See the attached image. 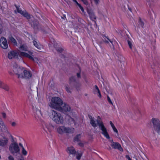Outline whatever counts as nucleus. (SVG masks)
Here are the masks:
<instances>
[{"label":"nucleus","instance_id":"1","mask_svg":"<svg viewBox=\"0 0 160 160\" xmlns=\"http://www.w3.org/2000/svg\"><path fill=\"white\" fill-rule=\"evenodd\" d=\"M28 53L25 52H21L19 51H12L8 53V58L9 59H12L15 58L19 59L18 55H19L20 57V59L21 60H22V57L28 58L33 61L38 60L36 58L33 57V55H32L33 52H32L29 51Z\"/></svg>","mask_w":160,"mask_h":160},{"label":"nucleus","instance_id":"2","mask_svg":"<svg viewBox=\"0 0 160 160\" xmlns=\"http://www.w3.org/2000/svg\"><path fill=\"white\" fill-rule=\"evenodd\" d=\"M51 119L55 123L58 124H62L64 122V119L62 116L59 112L53 110L51 111L50 115Z\"/></svg>","mask_w":160,"mask_h":160},{"label":"nucleus","instance_id":"3","mask_svg":"<svg viewBox=\"0 0 160 160\" xmlns=\"http://www.w3.org/2000/svg\"><path fill=\"white\" fill-rule=\"evenodd\" d=\"M63 104L62 100L58 97H53L49 103L50 107L56 110L60 109V107Z\"/></svg>","mask_w":160,"mask_h":160},{"label":"nucleus","instance_id":"4","mask_svg":"<svg viewBox=\"0 0 160 160\" xmlns=\"http://www.w3.org/2000/svg\"><path fill=\"white\" fill-rule=\"evenodd\" d=\"M9 149L10 152L13 155L20 154V148L18 144L16 142H13L9 146Z\"/></svg>","mask_w":160,"mask_h":160},{"label":"nucleus","instance_id":"5","mask_svg":"<svg viewBox=\"0 0 160 160\" xmlns=\"http://www.w3.org/2000/svg\"><path fill=\"white\" fill-rule=\"evenodd\" d=\"M97 123L99 126V129L102 131V133L108 139L110 138L108 132L107 128L104 126L102 122L100 119L97 120Z\"/></svg>","mask_w":160,"mask_h":160},{"label":"nucleus","instance_id":"6","mask_svg":"<svg viewBox=\"0 0 160 160\" xmlns=\"http://www.w3.org/2000/svg\"><path fill=\"white\" fill-rule=\"evenodd\" d=\"M24 68L19 67L16 63H14L13 66V70L14 73L18 76V78H21L23 77V72Z\"/></svg>","mask_w":160,"mask_h":160},{"label":"nucleus","instance_id":"7","mask_svg":"<svg viewBox=\"0 0 160 160\" xmlns=\"http://www.w3.org/2000/svg\"><path fill=\"white\" fill-rule=\"evenodd\" d=\"M109 141L110 143V146H109L108 148V150H111L112 149H117L121 152L123 151V149L119 143L113 142L112 139H110Z\"/></svg>","mask_w":160,"mask_h":160},{"label":"nucleus","instance_id":"8","mask_svg":"<svg viewBox=\"0 0 160 160\" xmlns=\"http://www.w3.org/2000/svg\"><path fill=\"white\" fill-rule=\"evenodd\" d=\"M153 127L155 131L158 133H160V122L158 119H152Z\"/></svg>","mask_w":160,"mask_h":160},{"label":"nucleus","instance_id":"9","mask_svg":"<svg viewBox=\"0 0 160 160\" xmlns=\"http://www.w3.org/2000/svg\"><path fill=\"white\" fill-rule=\"evenodd\" d=\"M60 109L58 111L62 112H66L70 111L71 108L66 103L63 102V104L61 106Z\"/></svg>","mask_w":160,"mask_h":160},{"label":"nucleus","instance_id":"10","mask_svg":"<svg viewBox=\"0 0 160 160\" xmlns=\"http://www.w3.org/2000/svg\"><path fill=\"white\" fill-rule=\"evenodd\" d=\"M0 46L1 47L4 49L8 47V44L6 39L4 37H1L0 40Z\"/></svg>","mask_w":160,"mask_h":160},{"label":"nucleus","instance_id":"11","mask_svg":"<svg viewBox=\"0 0 160 160\" xmlns=\"http://www.w3.org/2000/svg\"><path fill=\"white\" fill-rule=\"evenodd\" d=\"M87 12L92 20L94 21L96 19V17L92 9H87Z\"/></svg>","mask_w":160,"mask_h":160},{"label":"nucleus","instance_id":"12","mask_svg":"<svg viewBox=\"0 0 160 160\" xmlns=\"http://www.w3.org/2000/svg\"><path fill=\"white\" fill-rule=\"evenodd\" d=\"M32 27L34 30L36 31L42 29L39 25L38 22L36 20L32 22Z\"/></svg>","mask_w":160,"mask_h":160},{"label":"nucleus","instance_id":"13","mask_svg":"<svg viewBox=\"0 0 160 160\" xmlns=\"http://www.w3.org/2000/svg\"><path fill=\"white\" fill-rule=\"evenodd\" d=\"M66 127L64 126H60L57 128L58 132L60 134H62L63 133H66Z\"/></svg>","mask_w":160,"mask_h":160},{"label":"nucleus","instance_id":"14","mask_svg":"<svg viewBox=\"0 0 160 160\" xmlns=\"http://www.w3.org/2000/svg\"><path fill=\"white\" fill-rule=\"evenodd\" d=\"M23 77L22 78H26L28 79L31 78L32 76V75L31 73L29 72L26 70H24V71L23 72Z\"/></svg>","mask_w":160,"mask_h":160},{"label":"nucleus","instance_id":"15","mask_svg":"<svg viewBox=\"0 0 160 160\" xmlns=\"http://www.w3.org/2000/svg\"><path fill=\"white\" fill-rule=\"evenodd\" d=\"M33 110L36 113V117H37L39 119L41 118L42 117V115L41 112L40 108H37L35 107L34 108H33Z\"/></svg>","mask_w":160,"mask_h":160},{"label":"nucleus","instance_id":"16","mask_svg":"<svg viewBox=\"0 0 160 160\" xmlns=\"http://www.w3.org/2000/svg\"><path fill=\"white\" fill-rule=\"evenodd\" d=\"M88 117L90 119V124L93 128H95L97 126V125L95 121L94 120V118L90 115H88Z\"/></svg>","mask_w":160,"mask_h":160},{"label":"nucleus","instance_id":"17","mask_svg":"<svg viewBox=\"0 0 160 160\" xmlns=\"http://www.w3.org/2000/svg\"><path fill=\"white\" fill-rule=\"evenodd\" d=\"M103 40L105 43L106 44H109V42L108 41H109L112 44V48L114 49V47L113 42L111 40H110L108 37H107L105 36L103 37Z\"/></svg>","mask_w":160,"mask_h":160},{"label":"nucleus","instance_id":"18","mask_svg":"<svg viewBox=\"0 0 160 160\" xmlns=\"http://www.w3.org/2000/svg\"><path fill=\"white\" fill-rule=\"evenodd\" d=\"M68 153L70 154L75 155L76 153V152L75 151L74 148L72 146L68 147Z\"/></svg>","mask_w":160,"mask_h":160},{"label":"nucleus","instance_id":"19","mask_svg":"<svg viewBox=\"0 0 160 160\" xmlns=\"http://www.w3.org/2000/svg\"><path fill=\"white\" fill-rule=\"evenodd\" d=\"M8 141V138H4L3 139L0 140V146H4L7 145Z\"/></svg>","mask_w":160,"mask_h":160},{"label":"nucleus","instance_id":"20","mask_svg":"<svg viewBox=\"0 0 160 160\" xmlns=\"http://www.w3.org/2000/svg\"><path fill=\"white\" fill-rule=\"evenodd\" d=\"M68 119V123L70 125L74 124L75 125V120L69 116H68L67 117Z\"/></svg>","mask_w":160,"mask_h":160},{"label":"nucleus","instance_id":"21","mask_svg":"<svg viewBox=\"0 0 160 160\" xmlns=\"http://www.w3.org/2000/svg\"><path fill=\"white\" fill-rule=\"evenodd\" d=\"M77 80L75 76H72L69 78V83L70 84H73L74 83H76Z\"/></svg>","mask_w":160,"mask_h":160},{"label":"nucleus","instance_id":"22","mask_svg":"<svg viewBox=\"0 0 160 160\" xmlns=\"http://www.w3.org/2000/svg\"><path fill=\"white\" fill-rule=\"evenodd\" d=\"M6 127L4 124L3 121L1 119L0 120V131H2L3 130H5Z\"/></svg>","mask_w":160,"mask_h":160},{"label":"nucleus","instance_id":"23","mask_svg":"<svg viewBox=\"0 0 160 160\" xmlns=\"http://www.w3.org/2000/svg\"><path fill=\"white\" fill-rule=\"evenodd\" d=\"M66 133L70 134L74 132V128H69L66 127Z\"/></svg>","mask_w":160,"mask_h":160},{"label":"nucleus","instance_id":"24","mask_svg":"<svg viewBox=\"0 0 160 160\" xmlns=\"http://www.w3.org/2000/svg\"><path fill=\"white\" fill-rule=\"evenodd\" d=\"M9 41L12 43L14 45H17V42L16 40L11 35L8 37Z\"/></svg>","mask_w":160,"mask_h":160},{"label":"nucleus","instance_id":"25","mask_svg":"<svg viewBox=\"0 0 160 160\" xmlns=\"http://www.w3.org/2000/svg\"><path fill=\"white\" fill-rule=\"evenodd\" d=\"M33 43L34 45L39 50H41L42 48V46L40 44L38 43L35 40H33Z\"/></svg>","mask_w":160,"mask_h":160},{"label":"nucleus","instance_id":"26","mask_svg":"<svg viewBox=\"0 0 160 160\" xmlns=\"http://www.w3.org/2000/svg\"><path fill=\"white\" fill-rule=\"evenodd\" d=\"M0 87L2 88L7 91H9L10 90V88L8 85L4 84H2V83L1 86Z\"/></svg>","mask_w":160,"mask_h":160},{"label":"nucleus","instance_id":"27","mask_svg":"<svg viewBox=\"0 0 160 160\" xmlns=\"http://www.w3.org/2000/svg\"><path fill=\"white\" fill-rule=\"evenodd\" d=\"M22 15L28 19H29L31 18L30 15L26 11H24Z\"/></svg>","mask_w":160,"mask_h":160},{"label":"nucleus","instance_id":"28","mask_svg":"<svg viewBox=\"0 0 160 160\" xmlns=\"http://www.w3.org/2000/svg\"><path fill=\"white\" fill-rule=\"evenodd\" d=\"M19 49L21 50L26 51H28V48L26 45L23 44L20 47Z\"/></svg>","mask_w":160,"mask_h":160},{"label":"nucleus","instance_id":"29","mask_svg":"<svg viewBox=\"0 0 160 160\" xmlns=\"http://www.w3.org/2000/svg\"><path fill=\"white\" fill-rule=\"evenodd\" d=\"M81 138V135L80 134H78L74 138V142H78L80 141V139Z\"/></svg>","mask_w":160,"mask_h":160},{"label":"nucleus","instance_id":"30","mask_svg":"<svg viewBox=\"0 0 160 160\" xmlns=\"http://www.w3.org/2000/svg\"><path fill=\"white\" fill-rule=\"evenodd\" d=\"M119 60L120 62L121 65L122 64L123 65L125 64V59L124 57L119 58Z\"/></svg>","mask_w":160,"mask_h":160},{"label":"nucleus","instance_id":"31","mask_svg":"<svg viewBox=\"0 0 160 160\" xmlns=\"http://www.w3.org/2000/svg\"><path fill=\"white\" fill-rule=\"evenodd\" d=\"M57 51L60 52H62L63 51V49L59 47H58L57 45H54Z\"/></svg>","mask_w":160,"mask_h":160},{"label":"nucleus","instance_id":"32","mask_svg":"<svg viewBox=\"0 0 160 160\" xmlns=\"http://www.w3.org/2000/svg\"><path fill=\"white\" fill-rule=\"evenodd\" d=\"M65 89L68 92L70 93H71V89L69 87V86L68 85H67L65 86Z\"/></svg>","mask_w":160,"mask_h":160},{"label":"nucleus","instance_id":"33","mask_svg":"<svg viewBox=\"0 0 160 160\" xmlns=\"http://www.w3.org/2000/svg\"><path fill=\"white\" fill-rule=\"evenodd\" d=\"M15 7L17 8V12L18 13H20L21 14H22V13L24 11H22L21 9H20L19 8V6H16V5H15Z\"/></svg>","mask_w":160,"mask_h":160},{"label":"nucleus","instance_id":"34","mask_svg":"<svg viewBox=\"0 0 160 160\" xmlns=\"http://www.w3.org/2000/svg\"><path fill=\"white\" fill-rule=\"evenodd\" d=\"M95 89H96V90H97V92L98 93V96L100 97V98H101V95L100 93V90H99V89L98 88V86H97V85H95Z\"/></svg>","mask_w":160,"mask_h":160},{"label":"nucleus","instance_id":"35","mask_svg":"<svg viewBox=\"0 0 160 160\" xmlns=\"http://www.w3.org/2000/svg\"><path fill=\"white\" fill-rule=\"evenodd\" d=\"M22 153L24 156H26L27 154V151L23 147L22 148Z\"/></svg>","mask_w":160,"mask_h":160},{"label":"nucleus","instance_id":"36","mask_svg":"<svg viewBox=\"0 0 160 160\" xmlns=\"http://www.w3.org/2000/svg\"><path fill=\"white\" fill-rule=\"evenodd\" d=\"M76 3L78 6L79 7L81 11L83 12H84V9L81 6V5L79 4L77 1L75 2Z\"/></svg>","mask_w":160,"mask_h":160},{"label":"nucleus","instance_id":"37","mask_svg":"<svg viewBox=\"0 0 160 160\" xmlns=\"http://www.w3.org/2000/svg\"><path fill=\"white\" fill-rule=\"evenodd\" d=\"M128 46H129L130 48L131 49H132V43L130 41H129V40H128Z\"/></svg>","mask_w":160,"mask_h":160},{"label":"nucleus","instance_id":"38","mask_svg":"<svg viewBox=\"0 0 160 160\" xmlns=\"http://www.w3.org/2000/svg\"><path fill=\"white\" fill-rule=\"evenodd\" d=\"M139 24L142 27H143L144 25V22L143 21H142L141 18H140L139 19Z\"/></svg>","mask_w":160,"mask_h":160},{"label":"nucleus","instance_id":"39","mask_svg":"<svg viewBox=\"0 0 160 160\" xmlns=\"http://www.w3.org/2000/svg\"><path fill=\"white\" fill-rule=\"evenodd\" d=\"M77 78H76L78 80L80 79L81 78V76L80 75V72H78L76 74Z\"/></svg>","mask_w":160,"mask_h":160},{"label":"nucleus","instance_id":"40","mask_svg":"<svg viewBox=\"0 0 160 160\" xmlns=\"http://www.w3.org/2000/svg\"><path fill=\"white\" fill-rule=\"evenodd\" d=\"M82 156V154L78 153L76 156V158L78 160H80L81 158V157Z\"/></svg>","mask_w":160,"mask_h":160},{"label":"nucleus","instance_id":"41","mask_svg":"<svg viewBox=\"0 0 160 160\" xmlns=\"http://www.w3.org/2000/svg\"><path fill=\"white\" fill-rule=\"evenodd\" d=\"M113 129V130L114 131V132H116L117 134H118V132L117 129H116V128H115V126H114V127H113L112 128Z\"/></svg>","mask_w":160,"mask_h":160},{"label":"nucleus","instance_id":"42","mask_svg":"<svg viewBox=\"0 0 160 160\" xmlns=\"http://www.w3.org/2000/svg\"><path fill=\"white\" fill-rule=\"evenodd\" d=\"M78 144L80 147H83V143L80 141L78 142Z\"/></svg>","mask_w":160,"mask_h":160},{"label":"nucleus","instance_id":"43","mask_svg":"<svg viewBox=\"0 0 160 160\" xmlns=\"http://www.w3.org/2000/svg\"><path fill=\"white\" fill-rule=\"evenodd\" d=\"M107 99H108V102L110 103L112 105V104H113L110 98H109V97L108 96H107Z\"/></svg>","mask_w":160,"mask_h":160},{"label":"nucleus","instance_id":"44","mask_svg":"<svg viewBox=\"0 0 160 160\" xmlns=\"http://www.w3.org/2000/svg\"><path fill=\"white\" fill-rule=\"evenodd\" d=\"M83 3L86 5H88V4L87 0H81Z\"/></svg>","mask_w":160,"mask_h":160},{"label":"nucleus","instance_id":"45","mask_svg":"<svg viewBox=\"0 0 160 160\" xmlns=\"http://www.w3.org/2000/svg\"><path fill=\"white\" fill-rule=\"evenodd\" d=\"M2 117L4 119H6V113L4 112H2Z\"/></svg>","mask_w":160,"mask_h":160},{"label":"nucleus","instance_id":"46","mask_svg":"<svg viewBox=\"0 0 160 160\" xmlns=\"http://www.w3.org/2000/svg\"><path fill=\"white\" fill-rule=\"evenodd\" d=\"M8 160H14L13 157L12 155H10L8 157Z\"/></svg>","mask_w":160,"mask_h":160},{"label":"nucleus","instance_id":"47","mask_svg":"<svg viewBox=\"0 0 160 160\" xmlns=\"http://www.w3.org/2000/svg\"><path fill=\"white\" fill-rule=\"evenodd\" d=\"M11 125L12 127H15L16 125L17 124L16 122H11Z\"/></svg>","mask_w":160,"mask_h":160},{"label":"nucleus","instance_id":"48","mask_svg":"<svg viewBox=\"0 0 160 160\" xmlns=\"http://www.w3.org/2000/svg\"><path fill=\"white\" fill-rule=\"evenodd\" d=\"M125 157L128 160H132L130 158L129 156L128 155H126L125 156Z\"/></svg>","mask_w":160,"mask_h":160},{"label":"nucleus","instance_id":"49","mask_svg":"<svg viewBox=\"0 0 160 160\" xmlns=\"http://www.w3.org/2000/svg\"><path fill=\"white\" fill-rule=\"evenodd\" d=\"M110 124L112 128L114 126V125L111 121H110Z\"/></svg>","mask_w":160,"mask_h":160},{"label":"nucleus","instance_id":"50","mask_svg":"<svg viewBox=\"0 0 160 160\" xmlns=\"http://www.w3.org/2000/svg\"><path fill=\"white\" fill-rule=\"evenodd\" d=\"M94 1L96 4H98L99 2V0H94Z\"/></svg>","mask_w":160,"mask_h":160},{"label":"nucleus","instance_id":"51","mask_svg":"<svg viewBox=\"0 0 160 160\" xmlns=\"http://www.w3.org/2000/svg\"><path fill=\"white\" fill-rule=\"evenodd\" d=\"M94 93L95 94H97L98 93L97 92V90H96V89H95L94 90Z\"/></svg>","mask_w":160,"mask_h":160},{"label":"nucleus","instance_id":"52","mask_svg":"<svg viewBox=\"0 0 160 160\" xmlns=\"http://www.w3.org/2000/svg\"><path fill=\"white\" fill-rule=\"evenodd\" d=\"M66 18V17L65 16H64V17H62V18L63 19H65Z\"/></svg>","mask_w":160,"mask_h":160},{"label":"nucleus","instance_id":"53","mask_svg":"<svg viewBox=\"0 0 160 160\" xmlns=\"http://www.w3.org/2000/svg\"><path fill=\"white\" fill-rule=\"evenodd\" d=\"M2 82L0 81V87L1 86Z\"/></svg>","mask_w":160,"mask_h":160},{"label":"nucleus","instance_id":"54","mask_svg":"<svg viewBox=\"0 0 160 160\" xmlns=\"http://www.w3.org/2000/svg\"><path fill=\"white\" fill-rule=\"evenodd\" d=\"M19 145L20 146H21L22 147H22H23L21 143H19Z\"/></svg>","mask_w":160,"mask_h":160},{"label":"nucleus","instance_id":"55","mask_svg":"<svg viewBox=\"0 0 160 160\" xmlns=\"http://www.w3.org/2000/svg\"><path fill=\"white\" fill-rule=\"evenodd\" d=\"M19 160H24V159L23 158H22L20 159Z\"/></svg>","mask_w":160,"mask_h":160},{"label":"nucleus","instance_id":"56","mask_svg":"<svg viewBox=\"0 0 160 160\" xmlns=\"http://www.w3.org/2000/svg\"><path fill=\"white\" fill-rule=\"evenodd\" d=\"M73 2H76L77 1L76 0H72Z\"/></svg>","mask_w":160,"mask_h":160},{"label":"nucleus","instance_id":"57","mask_svg":"<svg viewBox=\"0 0 160 160\" xmlns=\"http://www.w3.org/2000/svg\"><path fill=\"white\" fill-rule=\"evenodd\" d=\"M129 9L130 11H131V8H129Z\"/></svg>","mask_w":160,"mask_h":160},{"label":"nucleus","instance_id":"58","mask_svg":"<svg viewBox=\"0 0 160 160\" xmlns=\"http://www.w3.org/2000/svg\"><path fill=\"white\" fill-rule=\"evenodd\" d=\"M14 12H15V13H17V12H16V10H15Z\"/></svg>","mask_w":160,"mask_h":160},{"label":"nucleus","instance_id":"59","mask_svg":"<svg viewBox=\"0 0 160 160\" xmlns=\"http://www.w3.org/2000/svg\"><path fill=\"white\" fill-rule=\"evenodd\" d=\"M1 158V156L0 155V159Z\"/></svg>","mask_w":160,"mask_h":160},{"label":"nucleus","instance_id":"60","mask_svg":"<svg viewBox=\"0 0 160 160\" xmlns=\"http://www.w3.org/2000/svg\"><path fill=\"white\" fill-rule=\"evenodd\" d=\"M100 118L99 116H98V118Z\"/></svg>","mask_w":160,"mask_h":160}]
</instances>
